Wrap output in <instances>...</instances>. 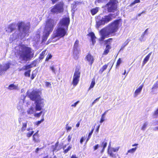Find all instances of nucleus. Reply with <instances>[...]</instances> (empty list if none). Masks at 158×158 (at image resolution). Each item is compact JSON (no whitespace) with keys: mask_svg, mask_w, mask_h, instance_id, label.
Listing matches in <instances>:
<instances>
[{"mask_svg":"<svg viewBox=\"0 0 158 158\" xmlns=\"http://www.w3.org/2000/svg\"><path fill=\"white\" fill-rule=\"evenodd\" d=\"M45 85L47 87H52L51 82L46 81L45 82Z\"/></svg>","mask_w":158,"mask_h":158,"instance_id":"nucleus-46","label":"nucleus"},{"mask_svg":"<svg viewBox=\"0 0 158 158\" xmlns=\"http://www.w3.org/2000/svg\"><path fill=\"white\" fill-rule=\"evenodd\" d=\"M38 131L35 133L32 136L33 140L35 143H38L40 142L39 139V135L38 134Z\"/></svg>","mask_w":158,"mask_h":158,"instance_id":"nucleus-19","label":"nucleus"},{"mask_svg":"<svg viewBox=\"0 0 158 158\" xmlns=\"http://www.w3.org/2000/svg\"><path fill=\"white\" fill-rule=\"evenodd\" d=\"M59 0H51V1H52V4H54L57 1H59Z\"/></svg>","mask_w":158,"mask_h":158,"instance_id":"nucleus-61","label":"nucleus"},{"mask_svg":"<svg viewBox=\"0 0 158 158\" xmlns=\"http://www.w3.org/2000/svg\"><path fill=\"white\" fill-rule=\"evenodd\" d=\"M39 91L35 90H33L32 91L27 94L30 99L33 101L36 100L41 101V97L39 94Z\"/></svg>","mask_w":158,"mask_h":158,"instance_id":"nucleus-7","label":"nucleus"},{"mask_svg":"<svg viewBox=\"0 0 158 158\" xmlns=\"http://www.w3.org/2000/svg\"><path fill=\"white\" fill-rule=\"evenodd\" d=\"M31 69H29L25 72L24 73V76L26 77H29L30 76Z\"/></svg>","mask_w":158,"mask_h":158,"instance_id":"nucleus-36","label":"nucleus"},{"mask_svg":"<svg viewBox=\"0 0 158 158\" xmlns=\"http://www.w3.org/2000/svg\"><path fill=\"white\" fill-rule=\"evenodd\" d=\"M84 138H85V136L84 137H81V139L80 140V143L81 144H82L83 142L84 141Z\"/></svg>","mask_w":158,"mask_h":158,"instance_id":"nucleus-57","label":"nucleus"},{"mask_svg":"<svg viewBox=\"0 0 158 158\" xmlns=\"http://www.w3.org/2000/svg\"><path fill=\"white\" fill-rule=\"evenodd\" d=\"M8 28L10 30V32L13 31L15 29V24L12 23L10 24L8 27Z\"/></svg>","mask_w":158,"mask_h":158,"instance_id":"nucleus-28","label":"nucleus"},{"mask_svg":"<svg viewBox=\"0 0 158 158\" xmlns=\"http://www.w3.org/2000/svg\"><path fill=\"white\" fill-rule=\"evenodd\" d=\"M113 39L112 38H109L104 41L106 47L103 53V55H107L110 52L112 47L111 44L112 42Z\"/></svg>","mask_w":158,"mask_h":158,"instance_id":"nucleus-9","label":"nucleus"},{"mask_svg":"<svg viewBox=\"0 0 158 158\" xmlns=\"http://www.w3.org/2000/svg\"><path fill=\"white\" fill-rule=\"evenodd\" d=\"M76 4L77 2H75L73 4V9H75L77 7Z\"/></svg>","mask_w":158,"mask_h":158,"instance_id":"nucleus-59","label":"nucleus"},{"mask_svg":"<svg viewBox=\"0 0 158 158\" xmlns=\"http://www.w3.org/2000/svg\"><path fill=\"white\" fill-rule=\"evenodd\" d=\"M65 129L67 131H70L72 129V127L70 126H69L68 124H67L66 125Z\"/></svg>","mask_w":158,"mask_h":158,"instance_id":"nucleus-45","label":"nucleus"},{"mask_svg":"<svg viewBox=\"0 0 158 158\" xmlns=\"http://www.w3.org/2000/svg\"><path fill=\"white\" fill-rule=\"evenodd\" d=\"M152 53V52H150L144 58L143 61V65H144L145 64L148 60Z\"/></svg>","mask_w":158,"mask_h":158,"instance_id":"nucleus-23","label":"nucleus"},{"mask_svg":"<svg viewBox=\"0 0 158 158\" xmlns=\"http://www.w3.org/2000/svg\"><path fill=\"white\" fill-rule=\"evenodd\" d=\"M46 49H45L40 54L39 57V58L40 60H42L44 58V56L46 54Z\"/></svg>","mask_w":158,"mask_h":158,"instance_id":"nucleus-26","label":"nucleus"},{"mask_svg":"<svg viewBox=\"0 0 158 158\" xmlns=\"http://www.w3.org/2000/svg\"><path fill=\"white\" fill-rule=\"evenodd\" d=\"M147 124L146 123H145L143 124V126L141 128V129L143 130H144L147 127Z\"/></svg>","mask_w":158,"mask_h":158,"instance_id":"nucleus-48","label":"nucleus"},{"mask_svg":"<svg viewBox=\"0 0 158 158\" xmlns=\"http://www.w3.org/2000/svg\"><path fill=\"white\" fill-rule=\"evenodd\" d=\"M42 148H37L35 150V152L36 153H38V151L40 150V149H41Z\"/></svg>","mask_w":158,"mask_h":158,"instance_id":"nucleus-60","label":"nucleus"},{"mask_svg":"<svg viewBox=\"0 0 158 158\" xmlns=\"http://www.w3.org/2000/svg\"><path fill=\"white\" fill-rule=\"evenodd\" d=\"M32 67V66L31 65V64L27 65L24 66L22 69H20V70H28V69H30Z\"/></svg>","mask_w":158,"mask_h":158,"instance_id":"nucleus-27","label":"nucleus"},{"mask_svg":"<svg viewBox=\"0 0 158 158\" xmlns=\"http://www.w3.org/2000/svg\"><path fill=\"white\" fill-rule=\"evenodd\" d=\"M27 113L28 114H32L34 113L35 112L34 109L33 107H31L27 111Z\"/></svg>","mask_w":158,"mask_h":158,"instance_id":"nucleus-31","label":"nucleus"},{"mask_svg":"<svg viewBox=\"0 0 158 158\" xmlns=\"http://www.w3.org/2000/svg\"><path fill=\"white\" fill-rule=\"evenodd\" d=\"M140 2V0H135L133 2L131 3L130 6H131L136 3H139Z\"/></svg>","mask_w":158,"mask_h":158,"instance_id":"nucleus-44","label":"nucleus"},{"mask_svg":"<svg viewBox=\"0 0 158 158\" xmlns=\"http://www.w3.org/2000/svg\"><path fill=\"white\" fill-rule=\"evenodd\" d=\"M72 138V135H69L68 136V137L67 138V140H68V142H70L71 141V140Z\"/></svg>","mask_w":158,"mask_h":158,"instance_id":"nucleus-52","label":"nucleus"},{"mask_svg":"<svg viewBox=\"0 0 158 158\" xmlns=\"http://www.w3.org/2000/svg\"><path fill=\"white\" fill-rule=\"evenodd\" d=\"M143 85L142 84L139 88H137L135 91L134 93V97H136L138 94H139L141 91L142 88L143 87Z\"/></svg>","mask_w":158,"mask_h":158,"instance_id":"nucleus-20","label":"nucleus"},{"mask_svg":"<svg viewBox=\"0 0 158 158\" xmlns=\"http://www.w3.org/2000/svg\"><path fill=\"white\" fill-rule=\"evenodd\" d=\"M122 20L120 19L115 20L109 24L106 27L107 35H115L119 27L122 26Z\"/></svg>","mask_w":158,"mask_h":158,"instance_id":"nucleus-3","label":"nucleus"},{"mask_svg":"<svg viewBox=\"0 0 158 158\" xmlns=\"http://www.w3.org/2000/svg\"><path fill=\"white\" fill-rule=\"evenodd\" d=\"M27 121L25 123H23L22 127L21 128V131H23L26 130L27 126Z\"/></svg>","mask_w":158,"mask_h":158,"instance_id":"nucleus-39","label":"nucleus"},{"mask_svg":"<svg viewBox=\"0 0 158 158\" xmlns=\"http://www.w3.org/2000/svg\"><path fill=\"white\" fill-rule=\"evenodd\" d=\"M99 147V145L98 144H97L96 145H95L93 147V149L94 151H95L97 149H98Z\"/></svg>","mask_w":158,"mask_h":158,"instance_id":"nucleus-49","label":"nucleus"},{"mask_svg":"<svg viewBox=\"0 0 158 158\" xmlns=\"http://www.w3.org/2000/svg\"><path fill=\"white\" fill-rule=\"evenodd\" d=\"M41 114L39 113H35L34 114V116L36 118H39L40 117Z\"/></svg>","mask_w":158,"mask_h":158,"instance_id":"nucleus-50","label":"nucleus"},{"mask_svg":"<svg viewBox=\"0 0 158 158\" xmlns=\"http://www.w3.org/2000/svg\"><path fill=\"white\" fill-rule=\"evenodd\" d=\"M100 34L101 35V37L98 39V40L100 42H103L105 38L108 37L107 35L105 34L104 30L103 29H101L100 31Z\"/></svg>","mask_w":158,"mask_h":158,"instance_id":"nucleus-15","label":"nucleus"},{"mask_svg":"<svg viewBox=\"0 0 158 158\" xmlns=\"http://www.w3.org/2000/svg\"><path fill=\"white\" fill-rule=\"evenodd\" d=\"M50 69L52 70L53 73L55 72V70L54 67L53 66H51L50 67Z\"/></svg>","mask_w":158,"mask_h":158,"instance_id":"nucleus-55","label":"nucleus"},{"mask_svg":"<svg viewBox=\"0 0 158 158\" xmlns=\"http://www.w3.org/2000/svg\"><path fill=\"white\" fill-rule=\"evenodd\" d=\"M109 63L107 64L104 65L100 69L99 72L100 74H102L103 71L105 70L107 68Z\"/></svg>","mask_w":158,"mask_h":158,"instance_id":"nucleus-24","label":"nucleus"},{"mask_svg":"<svg viewBox=\"0 0 158 158\" xmlns=\"http://www.w3.org/2000/svg\"><path fill=\"white\" fill-rule=\"evenodd\" d=\"M72 148V146L70 145L66 149H65L64 151L63 152L64 153H67Z\"/></svg>","mask_w":158,"mask_h":158,"instance_id":"nucleus-41","label":"nucleus"},{"mask_svg":"<svg viewBox=\"0 0 158 158\" xmlns=\"http://www.w3.org/2000/svg\"><path fill=\"white\" fill-rule=\"evenodd\" d=\"M100 98V97H99L96 98L95 100H94L92 102V105H94L95 103L96 102V101L98 100Z\"/></svg>","mask_w":158,"mask_h":158,"instance_id":"nucleus-54","label":"nucleus"},{"mask_svg":"<svg viewBox=\"0 0 158 158\" xmlns=\"http://www.w3.org/2000/svg\"><path fill=\"white\" fill-rule=\"evenodd\" d=\"M94 128L93 127V128H92V130H91V131H90V132L89 133V135H88V136H89V137H90L91 136V135H92L93 131H94Z\"/></svg>","mask_w":158,"mask_h":158,"instance_id":"nucleus-53","label":"nucleus"},{"mask_svg":"<svg viewBox=\"0 0 158 158\" xmlns=\"http://www.w3.org/2000/svg\"><path fill=\"white\" fill-rule=\"evenodd\" d=\"M107 145V143L106 141H104L103 142H102L101 144V146L102 147V152H103L106 147Z\"/></svg>","mask_w":158,"mask_h":158,"instance_id":"nucleus-32","label":"nucleus"},{"mask_svg":"<svg viewBox=\"0 0 158 158\" xmlns=\"http://www.w3.org/2000/svg\"><path fill=\"white\" fill-rule=\"evenodd\" d=\"M17 26L18 30L21 31L24 34L28 33L30 28L29 23L26 24L23 22H20L18 23Z\"/></svg>","mask_w":158,"mask_h":158,"instance_id":"nucleus-6","label":"nucleus"},{"mask_svg":"<svg viewBox=\"0 0 158 158\" xmlns=\"http://www.w3.org/2000/svg\"><path fill=\"white\" fill-rule=\"evenodd\" d=\"M47 32L45 34V35H43L42 37V42H44L46 41L48 37L49 34L51 32H49L48 31H47Z\"/></svg>","mask_w":158,"mask_h":158,"instance_id":"nucleus-22","label":"nucleus"},{"mask_svg":"<svg viewBox=\"0 0 158 158\" xmlns=\"http://www.w3.org/2000/svg\"><path fill=\"white\" fill-rule=\"evenodd\" d=\"M51 12L53 14H57L58 13L57 8L55 5L51 10Z\"/></svg>","mask_w":158,"mask_h":158,"instance_id":"nucleus-29","label":"nucleus"},{"mask_svg":"<svg viewBox=\"0 0 158 158\" xmlns=\"http://www.w3.org/2000/svg\"><path fill=\"white\" fill-rule=\"evenodd\" d=\"M8 88L10 90L16 89L17 88V86L14 85L13 84H11L9 85Z\"/></svg>","mask_w":158,"mask_h":158,"instance_id":"nucleus-35","label":"nucleus"},{"mask_svg":"<svg viewBox=\"0 0 158 158\" xmlns=\"http://www.w3.org/2000/svg\"><path fill=\"white\" fill-rule=\"evenodd\" d=\"M95 79L94 78L92 80L91 83L89 88V90L90 89H91L93 88L95 85Z\"/></svg>","mask_w":158,"mask_h":158,"instance_id":"nucleus-33","label":"nucleus"},{"mask_svg":"<svg viewBox=\"0 0 158 158\" xmlns=\"http://www.w3.org/2000/svg\"><path fill=\"white\" fill-rule=\"evenodd\" d=\"M105 117L101 116V119L100 121V123H102L105 120Z\"/></svg>","mask_w":158,"mask_h":158,"instance_id":"nucleus-56","label":"nucleus"},{"mask_svg":"<svg viewBox=\"0 0 158 158\" xmlns=\"http://www.w3.org/2000/svg\"><path fill=\"white\" fill-rule=\"evenodd\" d=\"M52 55L50 53H49L47 55L46 57L45 60V61H48L49 60L51 59L52 58Z\"/></svg>","mask_w":158,"mask_h":158,"instance_id":"nucleus-38","label":"nucleus"},{"mask_svg":"<svg viewBox=\"0 0 158 158\" xmlns=\"http://www.w3.org/2000/svg\"><path fill=\"white\" fill-rule=\"evenodd\" d=\"M71 158H77V157L76 155H73L72 156Z\"/></svg>","mask_w":158,"mask_h":158,"instance_id":"nucleus-64","label":"nucleus"},{"mask_svg":"<svg viewBox=\"0 0 158 158\" xmlns=\"http://www.w3.org/2000/svg\"><path fill=\"white\" fill-rule=\"evenodd\" d=\"M81 73L78 69H76L73 76L72 84L74 87L78 83Z\"/></svg>","mask_w":158,"mask_h":158,"instance_id":"nucleus-10","label":"nucleus"},{"mask_svg":"<svg viewBox=\"0 0 158 158\" xmlns=\"http://www.w3.org/2000/svg\"><path fill=\"white\" fill-rule=\"evenodd\" d=\"M70 22V19L69 16L62 18L58 23L57 28L53 34L52 38H61L67 35V32Z\"/></svg>","mask_w":158,"mask_h":158,"instance_id":"nucleus-1","label":"nucleus"},{"mask_svg":"<svg viewBox=\"0 0 158 158\" xmlns=\"http://www.w3.org/2000/svg\"><path fill=\"white\" fill-rule=\"evenodd\" d=\"M79 44V41L78 40H76L74 43L73 48V53H75L76 55L79 54L81 52L80 50L78 49Z\"/></svg>","mask_w":158,"mask_h":158,"instance_id":"nucleus-12","label":"nucleus"},{"mask_svg":"<svg viewBox=\"0 0 158 158\" xmlns=\"http://www.w3.org/2000/svg\"><path fill=\"white\" fill-rule=\"evenodd\" d=\"M34 131H32L30 132H29L28 133H27V136L28 138L30 137L34 133Z\"/></svg>","mask_w":158,"mask_h":158,"instance_id":"nucleus-43","label":"nucleus"},{"mask_svg":"<svg viewBox=\"0 0 158 158\" xmlns=\"http://www.w3.org/2000/svg\"><path fill=\"white\" fill-rule=\"evenodd\" d=\"M98 7H97L95 8L92 9L90 10V12L92 15H94L98 12Z\"/></svg>","mask_w":158,"mask_h":158,"instance_id":"nucleus-30","label":"nucleus"},{"mask_svg":"<svg viewBox=\"0 0 158 158\" xmlns=\"http://www.w3.org/2000/svg\"><path fill=\"white\" fill-rule=\"evenodd\" d=\"M122 60L121 58H119L117 60L116 63L115 68L116 69L118 68L120 64L122 62Z\"/></svg>","mask_w":158,"mask_h":158,"instance_id":"nucleus-37","label":"nucleus"},{"mask_svg":"<svg viewBox=\"0 0 158 158\" xmlns=\"http://www.w3.org/2000/svg\"><path fill=\"white\" fill-rule=\"evenodd\" d=\"M157 87H158V81H157L156 83L154 84L152 89H153Z\"/></svg>","mask_w":158,"mask_h":158,"instance_id":"nucleus-47","label":"nucleus"},{"mask_svg":"<svg viewBox=\"0 0 158 158\" xmlns=\"http://www.w3.org/2000/svg\"><path fill=\"white\" fill-rule=\"evenodd\" d=\"M56 24L54 20L52 19H48L46 22L45 30L47 31L52 32Z\"/></svg>","mask_w":158,"mask_h":158,"instance_id":"nucleus-8","label":"nucleus"},{"mask_svg":"<svg viewBox=\"0 0 158 158\" xmlns=\"http://www.w3.org/2000/svg\"><path fill=\"white\" fill-rule=\"evenodd\" d=\"M15 55L21 60L27 61L30 60L33 57L34 53L30 47L22 44L16 49Z\"/></svg>","mask_w":158,"mask_h":158,"instance_id":"nucleus-2","label":"nucleus"},{"mask_svg":"<svg viewBox=\"0 0 158 158\" xmlns=\"http://www.w3.org/2000/svg\"><path fill=\"white\" fill-rule=\"evenodd\" d=\"M87 35L90 37L91 40L94 45L96 43V38L94 33L92 32H90L87 34Z\"/></svg>","mask_w":158,"mask_h":158,"instance_id":"nucleus-17","label":"nucleus"},{"mask_svg":"<svg viewBox=\"0 0 158 158\" xmlns=\"http://www.w3.org/2000/svg\"><path fill=\"white\" fill-rule=\"evenodd\" d=\"M103 0H96L95 2H97L98 3H101L102 2Z\"/></svg>","mask_w":158,"mask_h":158,"instance_id":"nucleus-63","label":"nucleus"},{"mask_svg":"<svg viewBox=\"0 0 158 158\" xmlns=\"http://www.w3.org/2000/svg\"><path fill=\"white\" fill-rule=\"evenodd\" d=\"M80 121H79L77 123L76 125V127H78L79 126L80 124Z\"/></svg>","mask_w":158,"mask_h":158,"instance_id":"nucleus-62","label":"nucleus"},{"mask_svg":"<svg viewBox=\"0 0 158 158\" xmlns=\"http://www.w3.org/2000/svg\"><path fill=\"white\" fill-rule=\"evenodd\" d=\"M79 102V101H78L77 102H75V103H74L73 104H72V105H71V106H73V107H75L77 104Z\"/></svg>","mask_w":158,"mask_h":158,"instance_id":"nucleus-58","label":"nucleus"},{"mask_svg":"<svg viewBox=\"0 0 158 158\" xmlns=\"http://www.w3.org/2000/svg\"><path fill=\"white\" fill-rule=\"evenodd\" d=\"M113 14H109L107 15H106L103 17L102 19L96 23V27L97 28L99 27L102 25H104L111 21L115 17L113 16Z\"/></svg>","mask_w":158,"mask_h":158,"instance_id":"nucleus-4","label":"nucleus"},{"mask_svg":"<svg viewBox=\"0 0 158 158\" xmlns=\"http://www.w3.org/2000/svg\"><path fill=\"white\" fill-rule=\"evenodd\" d=\"M115 0H110L106 5L108 12L114 13L118 10L117 3Z\"/></svg>","mask_w":158,"mask_h":158,"instance_id":"nucleus-5","label":"nucleus"},{"mask_svg":"<svg viewBox=\"0 0 158 158\" xmlns=\"http://www.w3.org/2000/svg\"><path fill=\"white\" fill-rule=\"evenodd\" d=\"M153 115L155 118L158 117V108L154 111Z\"/></svg>","mask_w":158,"mask_h":158,"instance_id":"nucleus-40","label":"nucleus"},{"mask_svg":"<svg viewBox=\"0 0 158 158\" xmlns=\"http://www.w3.org/2000/svg\"><path fill=\"white\" fill-rule=\"evenodd\" d=\"M59 144V142L58 141L54 145H52L51 146V148L52 150V151L54 152H56L61 149V148H57Z\"/></svg>","mask_w":158,"mask_h":158,"instance_id":"nucleus-18","label":"nucleus"},{"mask_svg":"<svg viewBox=\"0 0 158 158\" xmlns=\"http://www.w3.org/2000/svg\"><path fill=\"white\" fill-rule=\"evenodd\" d=\"M36 75V74L35 73H32L31 77V80L33 79L35 77Z\"/></svg>","mask_w":158,"mask_h":158,"instance_id":"nucleus-51","label":"nucleus"},{"mask_svg":"<svg viewBox=\"0 0 158 158\" xmlns=\"http://www.w3.org/2000/svg\"><path fill=\"white\" fill-rule=\"evenodd\" d=\"M41 101L36 100L35 103H36L35 105V110L36 111H40L42 109V106H41V104L43 103L41 102L39 103V102Z\"/></svg>","mask_w":158,"mask_h":158,"instance_id":"nucleus-21","label":"nucleus"},{"mask_svg":"<svg viewBox=\"0 0 158 158\" xmlns=\"http://www.w3.org/2000/svg\"><path fill=\"white\" fill-rule=\"evenodd\" d=\"M11 64L10 63H8L5 64L3 66V68L2 69V64L0 65V73L2 71H6L10 67V65Z\"/></svg>","mask_w":158,"mask_h":158,"instance_id":"nucleus-16","label":"nucleus"},{"mask_svg":"<svg viewBox=\"0 0 158 158\" xmlns=\"http://www.w3.org/2000/svg\"><path fill=\"white\" fill-rule=\"evenodd\" d=\"M55 6L57 8V10H58L59 13H62L64 12V4L63 3L60 2L59 3L56 4L55 5Z\"/></svg>","mask_w":158,"mask_h":158,"instance_id":"nucleus-14","label":"nucleus"},{"mask_svg":"<svg viewBox=\"0 0 158 158\" xmlns=\"http://www.w3.org/2000/svg\"><path fill=\"white\" fill-rule=\"evenodd\" d=\"M85 59L90 63L91 65H92L94 60L93 56H92L89 52L88 53Z\"/></svg>","mask_w":158,"mask_h":158,"instance_id":"nucleus-13","label":"nucleus"},{"mask_svg":"<svg viewBox=\"0 0 158 158\" xmlns=\"http://www.w3.org/2000/svg\"><path fill=\"white\" fill-rule=\"evenodd\" d=\"M137 149V148H132L128 150L127 153H133Z\"/></svg>","mask_w":158,"mask_h":158,"instance_id":"nucleus-42","label":"nucleus"},{"mask_svg":"<svg viewBox=\"0 0 158 158\" xmlns=\"http://www.w3.org/2000/svg\"><path fill=\"white\" fill-rule=\"evenodd\" d=\"M119 149V147H118L116 148H108L107 152L109 156L113 158H116V156L115 154L113 153V152H117Z\"/></svg>","mask_w":158,"mask_h":158,"instance_id":"nucleus-11","label":"nucleus"},{"mask_svg":"<svg viewBox=\"0 0 158 158\" xmlns=\"http://www.w3.org/2000/svg\"><path fill=\"white\" fill-rule=\"evenodd\" d=\"M44 112L43 114V117L40 120L36 122L35 123V124L37 126L39 125V124H40L44 120Z\"/></svg>","mask_w":158,"mask_h":158,"instance_id":"nucleus-34","label":"nucleus"},{"mask_svg":"<svg viewBox=\"0 0 158 158\" xmlns=\"http://www.w3.org/2000/svg\"><path fill=\"white\" fill-rule=\"evenodd\" d=\"M130 41V40L129 39H127L126 40L123 44H122L120 50H123L124 48L129 43V42Z\"/></svg>","mask_w":158,"mask_h":158,"instance_id":"nucleus-25","label":"nucleus"}]
</instances>
